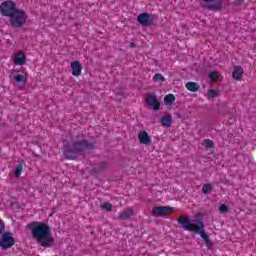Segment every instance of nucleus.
<instances>
[{
    "mask_svg": "<svg viewBox=\"0 0 256 256\" xmlns=\"http://www.w3.org/2000/svg\"><path fill=\"white\" fill-rule=\"evenodd\" d=\"M32 237L42 247H53L55 239L51 235V228L43 222H33L29 225Z\"/></svg>",
    "mask_w": 256,
    "mask_h": 256,
    "instance_id": "obj_1",
    "label": "nucleus"
},
{
    "mask_svg": "<svg viewBox=\"0 0 256 256\" xmlns=\"http://www.w3.org/2000/svg\"><path fill=\"white\" fill-rule=\"evenodd\" d=\"M178 223L185 231H191L192 233H196L200 235L203 241L206 243L207 247L211 249L213 247V242L209 239V235L205 233V224L203 221L192 222L187 215H181L178 219Z\"/></svg>",
    "mask_w": 256,
    "mask_h": 256,
    "instance_id": "obj_2",
    "label": "nucleus"
},
{
    "mask_svg": "<svg viewBox=\"0 0 256 256\" xmlns=\"http://www.w3.org/2000/svg\"><path fill=\"white\" fill-rule=\"evenodd\" d=\"M9 77L14 87L23 91V89H25V85H27L29 74L27 72H21L19 69H12Z\"/></svg>",
    "mask_w": 256,
    "mask_h": 256,
    "instance_id": "obj_3",
    "label": "nucleus"
},
{
    "mask_svg": "<svg viewBox=\"0 0 256 256\" xmlns=\"http://www.w3.org/2000/svg\"><path fill=\"white\" fill-rule=\"evenodd\" d=\"M89 147L87 141L77 142L73 146H66L64 148V155L66 159H75L81 151H85Z\"/></svg>",
    "mask_w": 256,
    "mask_h": 256,
    "instance_id": "obj_4",
    "label": "nucleus"
},
{
    "mask_svg": "<svg viewBox=\"0 0 256 256\" xmlns=\"http://www.w3.org/2000/svg\"><path fill=\"white\" fill-rule=\"evenodd\" d=\"M27 13L23 10H16L10 17V25L16 29H21V27H25L27 24Z\"/></svg>",
    "mask_w": 256,
    "mask_h": 256,
    "instance_id": "obj_5",
    "label": "nucleus"
},
{
    "mask_svg": "<svg viewBox=\"0 0 256 256\" xmlns=\"http://www.w3.org/2000/svg\"><path fill=\"white\" fill-rule=\"evenodd\" d=\"M175 213V208L171 206H156L152 208V215L154 217H165Z\"/></svg>",
    "mask_w": 256,
    "mask_h": 256,
    "instance_id": "obj_6",
    "label": "nucleus"
},
{
    "mask_svg": "<svg viewBox=\"0 0 256 256\" xmlns=\"http://www.w3.org/2000/svg\"><path fill=\"white\" fill-rule=\"evenodd\" d=\"M17 9L12 1H5L0 5V13L4 17H11Z\"/></svg>",
    "mask_w": 256,
    "mask_h": 256,
    "instance_id": "obj_7",
    "label": "nucleus"
},
{
    "mask_svg": "<svg viewBox=\"0 0 256 256\" xmlns=\"http://www.w3.org/2000/svg\"><path fill=\"white\" fill-rule=\"evenodd\" d=\"M13 245H15V239L13 238V234H11V232L4 233L0 239L1 249H11Z\"/></svg>",
    "mask_w": 256,
    "mask_h": 256,
    "instance_id": "obj_8",
    "label": "nucleus"
},
{
    "mask_svg": "<svg viewBox=\"0 0 256 256\" xmlns=\"http://www.w3.org/2000/svg\"><path fill=\"white\" fill-rule=\"evenodd\" d=\"M13 64L17 67H23L27 64V55L23 51H18L12 56Z\"/></svg>",
    "mask_w": 256,
    "mask_h": 256,
    "instance_id": "obj_9",
    "label": "nucleus"
},
{
    "mask_svg": "<svg viewBox=\"0 0 256 256\" xmlns=\"http://www.w3.org/2000/svg\"><path fill=\"white\" fill-rule=\"evenodd\" d=\"M70 72L73 77H81V73H83V64H81L79 60L70 62Z\"/></svg>",
    "mask_w": 256,
    "mask_h": 256,
    "instance_id": "obj_10",
    "label": "nucleus"
},
{
    "mask_svg": "<svg viewBox=\"0 0 256 256\" xmlns=\"http://www.w3.org/2000/svg\"><path fill=\"white\" fill-rule=\"evenodd\" d=\"M154 19L155 18L153 17V14L141 13L138 15L137 21L143 27H149V25H151V23H153Z\"/></svg>",
    "mask_w": 256,
    "mask_h": 256,
    "instance_id": "obj_11",
    "label": "nucleus"
},
{
    "mask_svg": "<svg viewBox=\"0 0 256 256\" xmlns=\"http://www.w3.org/2000/svg\"><path fill=\"white\" fill-rule=\"evenodd\" d=\"M138 141L140 145H145L146 147H149L152 143V138L147 131H140L138 133Z\"/></svg>",
    "mask_w": 256,
    "mask_h": 256,
    "instance_id": "obj_12",
    "label": "nucleus"
},
{
    "mask_svg": "<svg viewBox=\"0 0 256 256\" xmlns=\"http://www.w3.org/2000/svg\"><path fill=\"white\" fill-rule=\"evenodd\" d=\"M146 103L154 109V111H158V109L161 107V104L159 103V100H157V97L153 94H149L146 98Z\"/></svg>",
    "mask_w": 256,
    "mask_h": 256,
    "instance_id": "obj_13",
    "label": "nucleus"
},
{
    "mask_svg": "<svg viewBox=\"0 0 256 256\" xmlns=\"http://www.w3.org/2000/svg\"><path fill=\"white\" fill-rule=\"evenodd\" d=\"M243 67L241 66H234L233 72H232V78L235 79V81H241L243 79Z\"/></svg>",
    "mask_w": 256,
    "mask_h": 256,
    "instance_id": "obj_14",
    "label": "nucleus"
},
{
    "mask_svg": "<svg viewBox=\"0 0 256 256\" xmlns=\"http://www.w3.org/2000/svg\"><path fill=\"white\" fill-rule=\"evenodd\" d=\"M133 213H135L133 208H126L122 213L119 214V219L122 221H125V219H130V217H133Z\"/></svg>",
    "mask_w": 256,
    "mask_h": 256,
    "instance_id": "obj_15",
    "label": "nucleus"
},
{
    "mask_svg": "<svg viewBox=\"0 0 256 256\" xmlns=\"http://www.w3.org/2000/svg\"><path fill=\"white\" fill-rule=\"evenodd\" d=\"M173 123V117L171 114H165L161 118V125L162 127H170Z\"/></svg>",
    "mask_w": 256,
    "mask_h": 256,
    "instance_id": "obj_16",
    "label": "nucleus"
},
{
    "mask_svg": "<svg viewBox=\"0 0 256 256\" xmlns=\"http://www.w3.org/2000/svg\"><path fill=\"white\" fill-rule=\"evenodd\" d=\"M186 89L191 91V93H197L201 89V86L197 82H188L186 83Z\"/></svg>",
    "mask_w": 256,
    "mask_h": 256,
    "instance_id": "obj_17",
    "label": "nucleus"
},
{
    "mask_svg": "<svg viewBox=\"0 0 256 256\" xmlns=\"http://www.w3.org/2000/svg\"><path fill=\"white\" fill-rule=\"evenodd\" d=\"M209 79H211L212 81H221V79H223V76L221 75V73L213 71L210 73Z\"/></svg>",
    "mask_w": 256,
    "mask_h": 256,
    "instance_id": "obj_18",
    "label": "nucleus"
},
{
    "mask_svg": "<svg viewBox=\"0 0 256 256\" xmlns=\"http://www.w3.org/2000/svg\"><path fill=\"white\" fill-rule=\"evenodd\" d=\"M164 103L166 105H173L175 103V96L173 94H168L164 97Z\"/></svg>",
    "mask_w": 256,
    "mask_h": 256,
    "instance_id": "obj_19",
    "label": "nucleus"
},
{
    "mask_svg": "<svg viewBox=\"0 0 256 256\" xmlns=\"http://www.w3.org/2000/svg\"><path fill=\"white\" fill-rule=\"evenodd\" d=\"M215 97H219V91L215 89H211L207 93V98L208 99H215Z\"/></svg>",
    "mask_w": 256,
    "mask_h": 256,
    "instance_id": "obj_20",
    "label": "nucleus"
},
{
    "mask_svg": "<svg viewBox=\"0 0 256 256\" xmlns=\"http://www.w3.org/2000/svg\"><path fill=\"white\" fill-rule=\"evenodd\" d=\"M211 191H213V186H211V184H204L202 187V192L207 195L209 193H211Z\"/></svg>",
    "mask_w": 256,
    "mask_h": 256,
    "instance_id": "obj_21",
    "label": "nucleus"
},
{
    "mask_svg": "<svg viewBox=\"0 0 256 256\" xmlns=\"http://www.w3.org/2000/svg\"><path fill=\"white\" fill-rule=\"evenodd\" d=\"M153 81L156 83H163L165 82V77H163L161 74H155L153 77Z\"/></svg>",
    "mask_w": 256,
    "mask_h": 256,
    "instance_id": "obj_22",
    "label": "nucleus"
},
{
    "mask_svg": "<svg viewBox=\"0 0 256 256\" xmlns=\"http://www.w3.org/2000/svg\"><path fill=\"white\" fill-rule=\"evenodd\" d=\"M203 147H207L208 149L213 148V141H211L210 139H206L203 141L202 143Z\"/></svg>",
    "mask_w": 256,
    "mask_h": 256,
    "instance_id": "obj_23",
    "label": "nucleus"
},
{
    "mask_svg": "<svg viewBox=\"0 0 256 256\" xmlns=\"http://www.w3.org/2000/svg\"><path fill=\"white\" fill-rule=\"evenodd\" d=\"M101 208L104 209V211H111L113 209V206L109 202H105L101 204Z\"/></svg>",
    "mask_w": 256,
    "mask_h": 256,
    "instance_id": "obj_24",
    "label": "nucleus"
},
{
    "mask_svg": "<svg viewBox=\"0 0 256 256\" xmlns=\"http://www.w3.org/2000/svg\"><path fill=\"white\" fill-rule=\"evenodd\" d=\"M219 211H220L221 213H227V211H229V207L227 206V204H221V205L219 206Z\"/></svg>",
    "mask_w": 256,
    "mask_h": 256,
    "instance_id": "obj_25",
    "label": "nucleus"
},
{
    "mask_svg": "<svg viewBox=\"0 0 256 256\" xmlns=\"http://www.w3.org/2000/svg\"><path fill=\"white\" fill-rule=\"evenodd\" d=\"M23 171V166H18L15 170V176L20 177L21 173Z\"/></svg>",
    "mask_w": 256,
    "mask_h": 256,
    "instance_id": "obj_26",
    "label": "nucleus"
},
{
    "mask_svg": "<svg viewBox=\"0 0 256 256\" xmlns=\"http://www.w3.org/2000/svg\"><path fill=\"white\" fill-rule=\"evenodd\" d=\"M223 5L221 3H218L216 5H212L210 6V8L213 10V11H219L221 9Z\"/></svg>",
    "mask_w": 256,
    "mask_h": 256,
    "instance_id": "obj_27",
    "label": "nucleus"
},
{
    "mask_svg": "<svg viewBox=\"0 0 256 256\" xmlns=\"http://www.w3.org/2000/svg\"><path fill=\"white\" fill-rule=\"evenodd\" d=\"M3 231H5V223L0 219V233H3Z\"/></svg>",
    "mask_w": 256,
    "mask_h": 256,
    "instance_id": "obj_28",
    "label": "nucleus"
},
{
    "mask_svg": "<svg viewBox=\"0 0 256 256\" xmlns=\"http://www.w3.org/2000/svg\"><path fill=\"white\" fill-rule=\"evenodd\" d=\"M200 1H203V3H214V1H217V0H200Z\"/></svg>",
    "mask_w": 256,
    "mask_h": 256,
    "instance_id": "obj_29",
    "label": "nucleus"
}]
</instances>
